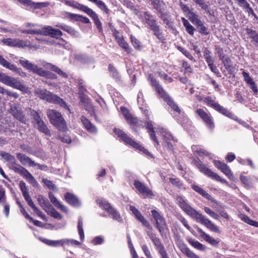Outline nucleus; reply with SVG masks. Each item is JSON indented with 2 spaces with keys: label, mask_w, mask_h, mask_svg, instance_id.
I'll use <instances>...</instances> for the list:
<instances>
[{
  "label": "nucleus",
  "mask_w": 258,
  "mask_h": 258,
  "mask_svg": "<svg viewBox=\"0 0 258 258\" xmlns=\"http://www.w3.org/2000/svg\"><path fill=\"white\" fill-rule=\"evenodd\" d=\"M152 216L156 221V227L162 235L166 229V222L163 217L156 210L151 211Z\"/></svg>",
  "instance_id": "nucleus-11"
},
{
  "label": "nucleus",
  "mask_w": 258,
  "mask_h": 258,
  "mask_svg": "<svg viewBox=\"0 0 258 258\" xmlns=\"http://www.w3.org/2000/svg\"><path fill=\"white\" fill-rule=\"evenodd\" d=\"M145 125L146 126V128L148 130L150 138L155 143H156L158 145H159V142L155 135L153 122L150 119V118H146Z\"/></svg>",
  "instance_id": "nucleus-24"
},
{
  "label": "nucleus",
  "mask_w": 258,
  "mask_h": 258,
  "mask_svg": "<svg viewBox=\"0 0 258 258\" xmlns=\"http://www.w3.org/2000/svg\"><path fill=\"white\" fill-rule=\"evenodd\" d=\"M114 133L119 138H120L126 144L129 145L134 148L148 156H152L151 154L147 150L142 146L139 143L129 137L127 135L124 133L122 130L119 128H114Z\"/></svg>",
  "instance_id": "nucleus-6"
},
{
  "label": "nucleus",
  "mask_w": 258,
  "mask_h": 258,
  "mask_svg": "<svg viewBox=\"0 0 258 258\" xmlns=\"http://www.w3.org/2000/svg\"><path fill=\"white\" fill-rule=\"evenodd\" d=\"M136 218L144 225L148 229H152V226L145 217L140 213Z\"/></svg>",
  "instance_id": "nucleus-52"
},
{
  "label": "nucleus",
  "mask_w": 258,
  "mask_h": 258,
  "mask_svg": "<svg viewBox=\"0 0 258 258\" xmlns=\"http://www.w3.org/2000/svg\"><path fill=\"white\" fill-rule=\"evenodd\" d=\"M17 158L21 163V164L24 165H26L28 164L29 166L32 167L33 164H34L35 162L34 161H33L28 156H26V155L23 153H17Z\"/></svg>",
  "instance_id": "nucleus-28"
},
{
  "label": "nucleus",
  "mask_w": 258,
  "mask_h": 258,
  "mask_svg": "<svg viewBox=\"0 0 258 258\" xmlns=\"http://www.w3.org/2000/svg\"><path fill=\"white\" fill-rule=\"evenodd\" d=\"M161 19L163 20L164 23L165 24H166V25L168 26L169 28H170L171 29H173V22L169 19V18L167 15L162 14L161 15Z\"/></svg>",
  "instance_id": "nucleus-55"
},
{
  "label": "nucleus",
  "mask_w": 258,
  "mask_h": 258,
  "mask_svg": "<svg viewBox=\"0 0 258 258\" xmlns=\"http://www.w3.org/2000/svg\"><path fill=\"white\" fill-rule=\"evenodd\" d=\"M43 66L46 69H50L52 71L54 72L55 73H57L59 76L63 78H67L68 77V75L66 72L62 71L58 67L54 64H52L51 63L47 62L45 64H44Z\"/></svg>",
  "instance_id": "nucleus-27"
},
{
  "label": "nucleus",
  "mask_w": 258,
  "mask_h": 258,
  "mask_svg": "<svg viewBox=\"0 0 258 258\" xmlns=\"http://www.w3.org/2000/svg\"><path fill=\"white\" fill-rule=\"evenodd\" d=\"M89 2L95 4V5L102 11L106 14H109L110 12L109 9L107 5L101 0H88Z\"/></svg>",
  "instance_id": "nucleus-34"
},
{
  "label": "nucleus",
  "mask_w": 258,
  "mask_h": 258,
  "mask_svg": "<svg viewBox=\"0 0 258 258\" xmlns=\"http://www.w3.org/2000/svg\"><path fill=\"white\" fill-rule=\"evenodd\" d=\"M40 240L47 245L52 247L61 246L60 239L57 240H50L44 238H40Z\"/></svg>",
  "instance_id": "nucleus-41"
},
{
  "label": "nucleus",
  "mask_w": 258,
  "mask_h": 258,
  "mask_svg": "<svg viewBox=\"0 0 258 258\" xmlns=\"http://www.w3.org/2000/svg\"><path fill=\"white\" fill-rule=\"evenodd\" d=\"M145 20L146 23L149 26L151 30L154 32L158 39H161L162 36L159 29V26L157 25L156 21L153 18V16L148 12H144Z\"/></svg>",
  "instance_id": "nucleus-9"
},
{
  "label": "nucleus",
  "mask_w": 258,
  "mask_h": 258,
  "mask_svg": "<svg viewBox=\"0 0 258 258\" xmlns=\"http://www.w3.org/2000/svg\"><path fill=\"white\" fill-rule=\"evenodd\" d=\"M151 84L154 87L157 92L159 94L160 96L166 102L167 104L170 107L171 110L169 111L171 115L175 118L177 119L176 113L177 112V105L174 102L172 99L166 94L164 91L163 88L159 84L158 82L151 75H149Z\"/></svg>",
  "instance_id": "nucleus-2"
},
{
  "label": "nucleus",
  "mask_w": 258,
  "mask_h": 258,
  "mask_svg": "<svg viewBox=\"0 0 258 258\" xmlns=\"http://www.w3.org/2000/svg\"><path fill=\"white\" fill-rule=\"evenodd\" d=\"M118 44L123 48L127 53L131 51V48L130 47L128 43L124 40L122 37H120L116 40Z\"/></svg>",
  "instance_id": "nucleus-43"
},
{
  "label": "nucleus",
  "mask_w": 258,
  "mask_h": 258,
  "mask_svg": "<svg viewBox=\"0 0 258 258\" xmlns=\"http://www.w3.org/2000/svg\"><path fill=\"white\" fill-rule=\"evenodd\" d=\"M194 163L195 165L200 170V171L205 175L212 178L213 179L220 181L222 183L228 184L227 181L225 179L222 178L217 174L213 172L210 169L207 167L200 160H195Z\"/></svg>",
  "instance_id": "nucleus-7"
},
{
  "label": "nucleus",
  "mask_w": 258,
  "mask_h": 258,
  "mask_svg": "<svg viewBox=\"0 0 258 258\" xmlns=\"http://www.w3.org/2000/svg\"><path fill=\"white\" fill-rule=\"evenodd\" d=\"M154 9L158 11L161 10V5L162 2L161 0H150Z\"/></svg>",
  "instance_id": "nucleus-59"
},
{
  "label": "nucleus",
  "mask_w": 258,
  "mask_h": 258,
  "mask_svg": "<svg viewBox=\"0 0 258 258\" xmlns=\"http://www.w3.org/2000/svg\"><path fill=\"white\" fill-rule=\"evenodd\" d=\"M21 4L28 7L26 10L31 11L45 7L47 6L45 3L34 2L31 0H17Z\"/></svg>",
  "instance_id": "nucleus-17"
},
{
  "label": "nucleus",
  "mask_w": 258,
  "mask_h": 258,
  "mask_svg": "<svg viewBox=\"0 0 258 258\" xmlns=\"http://www.w3.org/2000/svg\"><path fill=\"white\" fill-rule=\"evenodd\" d=\"M0 155L5 160L11 163V164L10 166L11 169L25 178L33 186L37 187L39 186L38 182L28 170L20 164L16 163V160L14 156L4 151H2Z\"/></svg>",
  "instance_id": "nucleus-1"
},
{
  "label": "nucleus",
  "mask_w": 258,
  "mask_h": 258,
  "mask_svg": "<svg viewBox=\"0 0 258 258\" xmlns=\"http://www.w3.org/2000/svg\"><path fill=\"white\" fill-rule=\"evenodd\" d=\"M0 64L3 67L17 73L22 77L26 78L28 76L27 73L24 72L21 68H18L16 66L10 63L1 55H0Z\"/></svg>",
  "instance_id": "nucleus-10"
},
{
  "label": "nucleus",
  "mask_w": 258,
  "mask_h": 258,
  "mask_svg": "<svg viewBox=\"0 0 258 258\" xmlns=\"http://www.w3.org/2000/svg\"><path fill=\"white\" fill-rule=\"evenodd\" d=\"M197 28L199 29V31L200 33L203 34L204 35L208 34V32H207V28L204 25L202 22H200L199 24L197 25Z\"/></svg>",
  "instance_id": "nucleus-63"
},
{
  "label": "nucleus",
  "mask_w": 258,
  "mask_h": 258,
  "mask_svg": "<svg viewBox=\"0 0 258 258\" xmlns=\"http://www.w3.org/2000/svg\"><path fill=\"white\" fill-rule=\"evenodd\" d=\"M197 230L201 236L210 244L216 246L219 244V241L206 234L202 229L198 228Z\"/></svg>",
  "instance_id": "nucleus-26"
},
{
  "label": "nucleus",
  "mask_w": 258,
  "mask_h": 258,
  "mask_svg": "<svg viewBox=\"0 0 258 258\" xmlns=\"http://www.w3.org/2000/svg\"><path fill=\"white\" fill-rule=\"evenodd\" d=\"M107 212L113 220H116L118 222H121L122 221V219L119 213L113 207L110 209V210Z\"/></svg>",
  "instance_id": "nucleus-40"
},
{
  "label": "nucleus",
  "mask_w": 258,
  "mask_h": 258,
  "mask_svg": "<svg viewBox=\"0 0 258 258\" xmlns=\"http://www.w3.org/2000/svg\"><path fill=\"white\" fill-rule=\"evenodd\" d=\"M42 35L49 36L56 39H59L62 35V33L58 29L53 28L51 26H47L42 28Z\"/></svg>",
  "instance_id": "nucleus-16"
},
{
  "label": "nucleus",
  "mask_w": 258,
  "mask_h": 258,
  "mask_svg": "<svg viewBox=\"0 0 258 258\" xmlns=\"http://www.w3.org/2000/svg\"><path fill=\"white\" fill-rule=\"evenodd\" d=\"M153 242L162 258H169L167 256V253L165 250L164 246L161 243L160 240L158 238L154 240Z\"/></svg>",
  "instance_id": "nucleus-29"
},
{
  "label": "nucleus",
  "mask_w": 258,
  "mask_h": 258,
  "mask_svg": "<svg viewBox=\"0 0 258 258\" xmlns=\"http://www.w3.org/2000/svg\"><path fill=\"white\" fill-rule=\"evenodd\" d=\"M41 113L40 110L36 111L34 109L30 110V115L33 119L34 125L43 121L40 116Z\"/></svg>",
  "instance_id": "nucleus-38"
},
{
  "label": "nucleus",
  "mask_w": 258,
  "mask_h": 258,
  "mask_svg": "<svg viewBox=\"0 0 258 258\" xmlns=\"http://www.w3.org/2000/svg\"><path fill=\"white\" fill-rule=\"evenodd\" d=\"M44 184L50 189H54L55 187V184L53 182L47 179H43Z\"/></svg>",
  "instance_id": "nucleus-64"
},
{
  "label": "nucleus",
  "mask_w": 258,
  "mask_h": 258,
  "mask_svg": "<svg viewBox=\"0 0 258 258\" xmlns=\"http://www.w3.org/2000/svg\"><path fill=\"white\" fill-rule=\"evenodd\" d=\"M19 63L24 69L37 75L40 68L34 63L25 59H20Z\"/></svg>",
  "instance_id": "nucleus-20"
},
{
  "label": "nucleus",
  "mask_w": 258,
  "mask_h": 258,
  "mask_svg": "<svg viewBox=\"0 0 258 258\" xmlns=\"http://www.w3.org/2000/svg\"><path fill=\"white\" fill-rule=\"evenodd\" d=\"M214 109L228 117L231 118L233 116L231 112L227 110L223 106L220 105L219 103H217V104L215 106Z\"/></svg>",
  "instance_id": "nucleus-42"
},
{
  "label": "nucleus",
  "mask_w": 258,
  "mask_h": 258,
  "mask_svg": "<svg viewBox=\"0 0 258 258\" xmlns=\"http://www.w3.org/2000/svg\"><path fill=\"white\" fill-rule=\"evenodd\" d=\"M179 248L182 252L188 258H200L198 255L185 246H181Z\"/></svg>",
  "instance_id": "nucleus-39"
},
{
  "label": "nucleus",
  "mask_w": 258,
  "mask_h": 258,
  "mask_svg": "<svg viewBox=\"0 0 258 258\" xmlns=\"http://www.w3.org/2000/svg\"><path fill=\"white\" fill-rule=\"evenodd\" d=\"M74 8H76L80 11H82L86 14H87V15H88L90 13V12L92 10V9L89 8L88 7L80 4L79 3L76 1L74 4Z\"/></svg>",
  "instance_id": "nucleus-44"
},
{
  "label": "nucleus",
  "mask_w": 258,
  "mask_h": 258,
  "mask_svg": "<svg viewBox=\"0 0 258 258\" xmlns=\"http://www.w3.org/2000/svg\"><path fill=\"white\" fill-rule=\"evenodd\" d=\"M99 206L104 210L108 212L112 206L105 200H99L97 201Z\"/></svg>",
  "instance_id": "nucleus-47"
},
{
  "label": "nucleus",
  "mask_w": 258,
  "mask_h": 258,
  "mask_svg": "<svg viewBox=\"0 0 258 258\" xmlns=\"http://www.w3.org/2000/svg\"><path fill=\"white\" fill-rule=\"evenodd\" d=\"M183 117L182 120L180 121L181 124L182 126H183L184 128H187L188 126L190 125V121L189 119L186 116L182 114Z\"/></svg>",
  "instance_id": "nucleus-58"
},
{
  "label": "nucleus",
  "mask_w": 258,
  "mask_h": 258,
  "mask_svg": "<svg viewBox=\"0 0 258 258\" xmlns=\"http://www.w3.org/2000/svg\"><path fill=\"white\" fill-rule=\"evenodd\" d=\"M37 75L40 77H45L52 80H56L57 78L56 75L50 71L44 70L42 68H40Z\"/></svg>",
  "instance_id": "nucleus-35"
},
{
  "label": "nucleus",
  "mask_w": 258,
  "mask_h": 258,
  "mask_svg": "<svg viewBox=\"0 0 258 258\" xmlns=\"http://www.w3.org/2000/svg\"><path fill=\"white\" fill-rule=\"evenodd\" d=\"M35 93L41 99L45 100L49 103L58 104L70 111V108L62 99L46 89L40 88H36L35 89Z\"/></svg>",
  "instance_id": "nucleus-3"
},
{
  "label": "nucleus",
  "mask_w": 258,
  "mask_h": 258,
  "mask_svg": "<svg viewBox=\"0 0 258 258\" xmlns=\"http://www.w3.org/2000/svg\"><path fill=\"white\" fill-rule=\"evenodd\" d=\"M204 211L207 214H208L209 216H210L211 217H212L214 219H216V220H219V218H220L219 215L218 214L216 213L213 211H212L209 208L206 207L204 208Z\"/></svg>",
  "instance_id": "nucleus-53"
},
{
  "label": "nucleus",
  "mask_w": 258,
  "mask_h": 258,
  "mask_svg": "<svg viewBox=\"0 0 258 258\" xmlns=\"http://www.w3.org/2000/svg\"><path fill=\"white\" fill-rule=\"evenodd\" d=\"M238 217L241 219V221L249 225L251 219H250L247 216L244 214L239 213Z\"/></svg>",
  "instance_id": "nucleus-62"
},
{
  "label": "nucleus",
  "mask_w": 258,
  "mask_h": 258,
  "mask_svg": "<svg viewBox=\"0 0 258 258\" xmlns=\"http://www.w3.org/2000/svg\"><path fill=\"white\" fill-rule=\"evenodd\" d=\"M19 187L22 192L23 196L25 200V201L28 202L32 200L29 192L27 188L26 183L23 181H21L19 183Z\"/></svg>",
  "instance_id": "nucleus-36"
},
{
  "label": "nucleus",
  "mask_w": 258,
  "mask_h": 258,
  "mask_svg": "<svg viewBox=\"0 0 258 258\" xmlns=\"http://www.w3.org/2000/svg\"><path fill=\"white\" fill-rule=\"evenodd\" d=\"M134 185L138 192L145 198L154 196L152 191L149 189L145 184L136 179L134 180Z\"/></svg>",
  "instance_id": "nucleus-13"
},
{
  "label": "nucleus",
  "mask_w": 258,
  "mask_h": 258,
  "mask_svg": "<svg viewBox=\"0 0 258 258\" xmlns=\"http://www.w3.org/2000/svg\"><path fill=\"white\" fill-rule=\"evenodd\" d=\"M46 114L50 122L58 131L66 132L68 130L67 122L60 112L55 109H49Z\"/></svg>",
  "instance_id": "nucleus-4"
},
{
  "label": "nucleus",
  "mask_w": 258,
  "mask_h": 258,
  "mask_svg": "<svg viewBox=\"0 0 258 258\" xmlns=\"http://www.w3.org/2000/svg\"><path fill=\"white\" fill-rule=\"evenodd\" d=\"M35 128L37 129L40 132L43 133L46 136L50 137L51 136L50 130L48 128L46 123L43 120L34 125Z\"/></svg>",
  "instance_id": "nucleus-32"
},
{
  "label": "nucleus",
  "mask_w": 258,
  "mask_h": 258,
  "mask_svg": "<svg viewBox=\"0 0 258 258\" xmlns=\"http://www.w3.org/2000/svg\"><path fill=\"white\" fill-rule=\"evenodd\" d=\"M88 15L94 21L98 31L100 33H102L103 28L102 23L100 21L98 15L92 10Z\"/></svg>",
  "instance_id": "nucleus-30"
},
{
  "label": "nucleus",
  "mask_w": 258,
  "mask_h": 258,
  "mask_svg": "<svg viewBox=\"0 0 258 258\" xmlns=\"http://www.w3.org/2000/svg\"><path fill=\"white\" fill-rule=\"evenodd\" d=\"M196 220L205 225L207 228L213 232L216 233L220 232V230L218 226L213 224L209 219L201 213L199 215Z\"/></svg>",
  "instance_id": "nucleus-15"
},
{
  "label": "nucleus",
  "mask_w": 258,
  "mask_h": 258,
  "mask_svg": "<svg viewBox=\"0 0 258 258\" xmlns=\"http://www.w3.org/2000/svg\"><path fill=\"white\" fill-rule=\"evenodd\" d=\"M161 132L163 139L166 141L168 143H169L168 142L170 141L174 140L172 135L165 129L163 128H161Z\"/></svg>",
  "instance_id": "nucleus-48"
},
{
  "label": "nucleus",
  "mask_w": 258,
  "mask_h": 258,
  "mask_svg": "<svg viewBox=\"0 0 258 258\" xmlns=\"http://www.w3.org/2000/svg\"><path fill=\"white\" fill-rule=\"evenodd\" d=\"M195 112L202 119L207 127L212 130L214 129L215 125L213 118L210 114L202 109H198Z\"/></svg>",
  "instance_id": "nucleus-12"
},
{
  "label": "nucleus",
  "mask_w": 258,
  "mask_h": 258,
  "mask_svg": "<svg viewBox=\"0 0 258 258\" xmlns=\"http://www.w3.org/2000/svg\"><path fill=\"white\" fill-rule=\"evenodd\" d=\"M203 101L207 105L213 107L214 109L215 108V106L218 103L215 102L214 100L212 99L211 97H207L203 99Z\"/></svg>",
  "instance_id": "nucleus-54"
},
{
  "label": "nucleus",
  "mask_w": 258,
  "mask_h": 258,
  "mask_svg": "<svg viewBox=\"0 0 258 258\" xmlns=\"http://www.w3.org/2000/svg\"><path fill=\"white\" fill-rule=\"evenodd\" d=\"M66 201L68 204L75 207H79L81 205V202L74 195L67 192L64 195Z\"/></svg>",
  "instance_id": "nucleus-22"
},
{
  "label": "nucleus",
  "mask_w": 258,
  "mask_h": 258,
  "mask_svg": "<svg viewBox=\"0 0 258 258\" xmlns=\"http://www.w3.org/2000/svg\"><path fill=\"white\" fill-rule=\"evenodd\" d=\"M0 82L7 86L19 90L24 93L28 91V87L22 84L18 79L1 72H0Z\"/></svg>",
  "instance_id": "nucleus-5"
},
{
  "label": "nucleus",
  "mask_w": 258,
  "mask_h": 258,
  "mask_svg": "<svg viewBox=\"0 0 258 258\" xmlns=\"http://www.w3.org/2000/svg\"><path fill=\"white\" fill-rule=\"evenodd\" d=\"M187 17L188 18V19L193 23V24L196 26L202 22L199 18V16L193 12H192L191 13H189V15Z\"/></svg>",
  "instance_id": "nucleus-50"
},
{
  "label": "nucleus",
  "mask_w": 258,
  "mask_h": 258,
  "mask_svg": "<svg viewBox=\"0 0 258 258\" xmlns=\"http://www.w3.org/2000/svg\"><path fill=\"white\" fill-rule=\"evenodd\" d=\"M120 111L123 116L128 122H129L130 123H135V119L132 116L126 107L123 106L121 107Z\"/></svg>",
  "instance_id": "nucleus-37"
},
{
  "label": "nucleus",
  "mask_w": 258,
  "mask_h": 258,
  "mask_svg": "<svg viewBox=\"0 0 258 258\" xmlns=\"http://www.w3.org/2000/svg\"><path fill=\"white\" fill-rule=\"evenodd\" d=\"M220 59L222 61L225 69L229 71H231L232 67L230 65V59L226 56H221L220 55Z\"/></svg>",
  "instance_id": "nucleus-49"
},
{
  "label": "nucleus",
  "mask_w": 258,
  "mask_h": 258,
  "mask_svg": "<svg viewBox=\"0 0 258 258\" xmlns=\"http://www.w3.org/2000/svg\"><path fill=\"white\" fill-rule=\"evenodd\" d=\"M2 42L6 45L12 46V47H18L21 48H24L28 46L26 43L19 39H14L11 38H8L4 39Z\"/></svg>",
  "instance_id": "nucleus-18"
},
{
  "label": "nucleus",
  "mask_w": 258,
  "mask_h": 258,
  "mask_svg": "<svg viewBox=\"0 0 258 258\" xmlns=\"http://www.w3.org/2000/svg\"><path fill=\"white\" fill-rule=\"evenodd\" d=\"M178 204L181 209L194 219L196 220L201 214L191 207L182 197H178Z\"/></svg>",
  "instance_id": "nucleus-8"
},
{
  "label": "nucleus",
  "mask_w": 258,
  "mask_h": 258,
  "mask_svg": "<svg viewBox=\"0 0 258 258\" xmlns=\"http://www.w3.org/2000/svg\"><path fill=\"white\" fill-rule=\"evenodd\" d=\"M188 242L195 248L201 250V251H204L205 250V247L199 241L192 239H189Z\"/></svg>",
  "instance_id": "nucleus-46"
},
{
  "label": "nucleus",
  "mask_w": 258,
  "mask_h": 258,
  "mask_svg": "<svg viewBox=\"0 0 258 258\" xmlns=\"http://www.w3.org/2000/svg\"><path fill=\"white\" fill-rule=\"evenodd\" d=\"M196 220L205 225L207 228L213 232L216 233L220 232V230L218 226L213 224L209 219L201 213L199 215Z\"/></svg>",
  "instance_id": "nucleus-14"
},
{
  "label": "nucleus",
  "mask_w": 258,
  "mask_h": 258,
  "mask_svg": "<svg viewBox=\"0 0 258 258\" xmlns=\"http://www.w3.org/2000/svg\"><path fill=\"white\" fill-rule=\"evenodd\" d=\"M108 70L110 71L111 75L114 79H118L119 78V75L117 70L111 64H109L108 66Z\"/></svg>",
  "instance_id": "nucleus-56"
},
{
  "label": "nucleus",
  "mask_w": 258,
  "mask_h": 258,
  "mask_svg": "<svg viewBox=\"0 0 258 258\" xmlns=\"http://www.w3.org/2000/svg\"><path fill=\"white\" fill-rule=\"evenodd\" d=\"M48 197L50 199L51 203L56 207L60 202L57 200L53 193L51 191L48 193Z\"/></svg>",
  "instance_id": "nucleus-61"
},
{
  "label": "nucleus",
  "mask_w": 258,
  "mask_h": 258,
  "mask_svg": "<svg viewBox=\"0 0 258 258\" xmlns=\"http://www.w3.org/2000/svg\"><path fill=\"white\" fill-rule=\"evenodd\" d=\"M81 120L84 127L91 134H96L97 133V127L93 125L88 119L85 116L82 115L81 117Z\"/></svg>",
  "instance_id": "nucleus-23"
},
{
  "label": "nucleus",
  "mask_w": 258,
  "mask_h": 258,
  "mask_svg": "<svg viewBox=\"0 0 258 258\" xmlns=\"http://www.w3.org/2000/svg\"><path fill=\"white\" fill-rule=\"evenodd\" d=\"M191 188L193 190H194L195 191L198 192L199 194L206 199L211 201L212 202L217 203V202L216 201V200L212 198L210 195H209L206 190H205L200 186L196 184H193L191 186Z\"/></svg>",
  "instance_id": "nucleus-25"
},
{
  "label": "nucleus",
  "mask_w": 258,
  "mask_h": 258,
  "mask_svg": "<svg viewBox=\"0 0 258 258\" xmlns=\"http://www.w3.org/2000/svg\"><path fill=\"white\" fill-rule=\"evenodd\" d=\"M131 40L132 44L136 49H140L141 48L140 43L139 41L132 35H131Z\"/></svg>",
  "instance_id": "nucleus-60"
},
{
  "label": "nucleus",
  "mask_w": 258,
  "mask_h": 258,
  "mask_svg": "<svg viewBox=\"0 0 258 258\" xmlns=\"http://www.w3.org/2000/svg\"><path fill=\"white\" fill-rule=\"evenodd\" d=\"M104 238L101 236L95 237L91 241L92 243L94 245L102 244L104 243Z\"/></svg>",
  "instance_id": "nucleus-57"
},
{
  "label": "nucleus",
  "mask_w": 258,
  "mask_h": 258,
  "mask_svg": "<svg viewBox=\"0 0 258 258\" xmlns=\"http://www.w3.org/2000/svg\"><path fill=\"white\" fill-rule=\"evenodd\" d=\"M37 201L39 205L45 212L52 206L48 200L42 195L38 196Z\"/></svg>",
  "instance_id": "nucleus-33"
},
{
  "label": "nucleus",
  "mask_w": 258,
  "mask_h": 258,
  "mask_svg": "<svg viewBox=\"0 0 258 258\" xmlns=\"http://www.w3.org/2000/svg\"><path fill=\"white\" fill-rule=\"evenodd\" d=\"M62 15L70 20H75L76 21H79V18L80 17V15L71 13L68 12H63Z\"/></svg>",
  "instance_id": "nucleus-51"
},
{
  "label": "nucleus",
  "mask_w": 258,
  "mask_h": 258,
  "mask_svg": "<svg viewBox=\"0 0 258 258\" xmlns=\"http://www.w3.org/2000/svg\"><path fill=\"white\" fill-rule=\"evenodd\" d=\"M75 58L82 63L87 64L93 61V59L86 53H77L74 55Z\"/></svg>",
  "instance_id": "nucleus-31"
},
{
  "label": "nucleus",
  "mask_w": 258,
  "mask_h": 258,
  "mask_svg": "<svg viewBox=\"0 0 258 258\" xmlns=\"http://www.w3.org/2000/svg\"><path fill=\"white\" fill-rule=\"evenodd\" d=\"M213 163L218 169L220 170L229 178L233 176L231 171L229 167L227 164L217 160H214L213 161Z\"/></svg>",
  "instance_id": "nucleus-21"
},
{
  "label": "nucleus",
  "mask_w": 258,
  "mask_h": 258,
  "mask_svg": "<svg viewBox=\"0 0 258 258\" xmlns=\"http://www.w3.org/2000/svg\"><path fill=\"white\" fill-rule=\"evenodd\" d=\"M46 212L55 219L60 220L62 218V216L52 207V206H51Z\"/></svg>",
  "instance_id": "nucleus-45"
},
{
  "label": "nucleus",
  "mask_w": 258,
  "mask_h": 258,
  "mask_svg": "<svg viewBox=\"0 0 258 258\" xmlns=\"http://www.w3.org/2000/svg\"><path fill=\"white\" fill-rule=\"evenodd\" d=\"M10 112L14 116L15 118L19 120L22 123L25 124L26 119L22 110L16 105H11L10 109Z\"/></svg>",
  "instance_id": "nucleus-19"
}]
</instances>
